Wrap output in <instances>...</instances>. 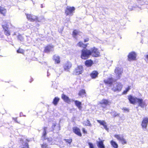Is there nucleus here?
I'll return each mask as SVG.
<instances>
[{"instance_id": "f257e3e1", "label": "nucleus", "mask_w": 148, "mask_h": 148, "mask_svg": "<svg viewBox=\"0 0 148 148\" xmlns=\"http://www.w3.org/2000/svg\"><path fill=\"white\" fill-rule=\"evenodd\" d=\"M91 55L93 57H95L100 56L99 52L98 49L95 47L91 48L90 50L82 49L81 50L80 57L82 59L86 60Z\"/></svg>"}, {"instance_id": "f03ea898", "label": "nucleus", "mask_w": 148, "mask_h": 148, "mask_svg": "<svg viewBox=\"0 0 148 148\" xmlns=\"http://www.w3.org/2000/svg\"><path fill=\"white\" fill-rule=\"evenodd\" d=\"M10 25L11 26L14 27L10 22H4L2 25V26L4 30L5 34L7 36H9L11 34V32L9 29V25Z\"/></svg>"}, {"instance_id": "7ed1b4c3", "label": "nucleus", "mask_w": 148, "mask_h": 148, "mask_svg": "<svg viewBox=\"0 0 148 148\" xmlns=\"http://www.w3.org/2000/svg\"><path fill=\"white\" fill-rule=\"evenodd\" d=\"M84 70V68L81 65L77 66L74 70L73 74L75 75L81 74L83 72Z\"/></svg>"}, {"instance_id": "20e7f679", "label": "nucleus", "mask_w": 148, "mask_h": 148, "mask_svg": "<svg viewBox=\"0 0 148 148\" xmlns=\"http://www.w3.org/2000/svg\"><path fill=\"white\" fill-rule=\"evenodd\" d=\"M27 18L28 20L31 22H40V21L39 20L38 17L34 15L31 14H26Z\"/></svg>"}, {"instance_id": "39448f33", "label": "nucleus", "mask_w": 148, "mask_h": 148, "mask_svg": "<svg viewBox=\"0 0 148 148\" xmlns=\"http://www.w3.org/2000/svg\"><path fill=\"white\" fill-rule=\"evenodd\" d=\"M136 54L134 52H131L127 56L128 60L129 61L136 60Z\"/></svg>"}, {"instance_id": "423d86ee", "label": "nucleus", "mask_w": 148, "mask_h": 148, "mask_svg": "<svg viewBox=\"0 0 148 148\" xmlns=\"http://www.w3.org/2000/svg\"><path fill=\"white\" fill-rule=\"evenodd\" d=\"M75 10L74 7L67 6L65 10V13L66 16H68L72 14Z\"/></svg>"}, {"instance_id": "0eeeda50", "label": "nucleus", "mask_w": 148, "mask_h": 148, "mask_svg": "<svg viewBox=\"0 0 148 148\" xmlns=\"http://www.w3.org/2000/svg\"><path fill=\"white\" fill-rule=\"evenodd\" d=\"M47 129V127H44L43 128V134L42 136V139L43 140H47V141L49 143H51V142L52 140V139L51 138H48L46 139L45 136L47 134L46 130Z\"/></svg>"}, {"instance_id": "6e6552de", "label": "nucleus", "mask_w": 148, "mask_h": 148, "mask_svg": "<svg viewBox=\"0 0 148 148\" xmlns=\"http://www.w3.org/2000/svg\"><path fill=\"white\" fill-rule=\"evenodd\" d=\"M110 101L105 99H102L99 102V104H101V107L104 108H105L107 105H110Z\"/></svg>"}, {"instance_id": "1a4fd4ad", "label": "nucleus", "mask_w": 148, "mask_h": 148, "mask_svg": "<svg viewBox=\"0 0 148 148\" xmlns=\"http://www.w3.org/2000/svg\"><path fill=\"white\" fill-rule=\"evenodd\" d=\"M62 98L64 102L69 104L74 101V100L70 99L68 96L63 94L62 95Z\"/></svg>"}, {"instance_id": "9d476101", "label": "nucleus", "mask_w": 148, "mask_h": 148, "mask_svg": "<svg viewBox=\"0 0 148 148\" xmlns=\"http://www.w3.org/2000/svg\"><path fill=\"white\" fill-rule=\"evenodd\" d=\"M128 98L130 103L134 104L137 103V99H138L131 95L128 96Z\"/></svg>"}, {"instance_id": "9b49d317", "label": "nucleus", "mask_w": 148, "mask_h": 148, "mask_svg": "<svg viewBox=\"0 0 148 148\" xmlns=\"http://www.w3.org/2000/svg\"><path fill=\"white\" fill-rule=\"evenodd\" d=\"M72 64L70 62H67L64 64L63 66V68L64 70L69 71V69L71 68Z\"/></svg>"}, {"instance_id": "f8f14e48", "label": "nucleus", "mask_w": 148, "mask_h": 148, "mask_svg": "<svg viewBox=\"0 0 148 148\" xmlns=\"http://www.w3.org/2000/svg\"><path fill=\"white\" fill-rule=\"evenodd\" d=\"M123 85L121 83H117L116 86L113 88L114 91H120L122 88Z\"/></svg>"}, {"instance_id": "ddd939ff", "label": "nucleus", "mask_w": 148, "mask_h": 148, "mask_svg": "<svg viewBox=\"0 0 148 148\" xmlns=\"http://www.w3.org/2000/svg\"><path fill=\"white\" fill-rule=\"evenodd\" d=\"M54 46L51 44L48 45L45 47L44 52L46 53H49L54 48Z\"/></svg>"}, {"instance_id": "4468645a", "label": "nucleus", "mask_w": 148, "mask_h": 148, "mask_svg": "<svg viewBox=\"0 0 148 148\" xmlns=\"http://www.w3.org/2000/svg\"><path fill=\"white\" fill-rule=\"evenodd\" d=\"M53 59L54 61L55 64H59L60 62V56L56 54L54 55L53 56Z\"/></svg>"}, {"instance_id": "2eb2a0df", "label": "nucleus", "mask_w": 148, "mask_h": 148, "mask_svg": "<svg viewBox=\"0 0 148 148\" xmlns=\"http://www.w3.org/2000/svg\"><path fill=\"white\" fill-rule=\"evenodd\" d=\"M148 124V118H145L143 119L141 124V125L143 128L146 129Z\"/></svg>"}, {"instance_id": "dca6fc26", "label": "nucleus", "mask_w": 148, "mask_h": 148, "mask_svg": "<svg viewBox=\"0 0 148 148\" xmlns=\"http://www.w3.org/2000/svg\"><path fill=\"white\" fill-rule=\"evenodd\" d=\"M137 102L138 103V106L143 108L146 106L145 103V101H143L142 99L138 98V99H137Z\"/></svg>"}, {"instance_id": "f3484780", "label": "nucleus", "mask_w": 148, "mask_h": 148, "mask_svg": "<svg viewBox=\"0 0 148 148\" xmlns=\"http://www.w3.org/2000/svg\"><path fill=\"white\" fill-rule=\"evenodd\" d=\"M73 130L74 132L76 134L80 136H82V134L79 128L75 127L73 128Z\"/></svg>"}, {"instance_id": "a211bd4d", "label": "nucleus", "mask_w": 148, "mask_h": 148, "mask_svg": "<svg viewBox=\"0 0 148 148\" xmlns=\"http://www.w3.org/2000/svg\"><path fill=\"white\" fill-rule=\"evenodd\" d=\"M84 64L87 67H90L93 64V62L92 60L89 59L86 60L84 62Z\"/></svg>"}, {"instance_id": "6ab92c4d", "label": "nucleus", "mask_w": 148, "mask_h": 148, "mask_svg": "<svg viewBox=\"0 0 148 148\" xmlns=\"http://www.w3.org/2000/svg\"><path fill=\"white\" fill-rule=\"evenodd\" d=\"M82 33L78 30L76 29H74L72 32V36L74 38H77V35H79L80 33Z\"/></svg>"}, {"instance_id": "aec40b11", "label": "nucleus", "mask_w": 148, "mask_h": 148, "mask_svg": "<svg viewBox=\"0 0 148 148\" xmlns=\"http://www.w3.org/2000/svg\"><path fill=\"white\" fill-rule=\"evenodd\" d=\"M88 43L84 44L82 42L79 41L77 44V45L79 47L82 48L84 49L86 48Z\"/></svg>"}, {"instance_id": "412c9836", "label": "nucleus", "mask_w": 148, "mask_h": 148, "mask_svg": "<svg viewBox=\"0 0 148 148\" xmlns=\"http://www.w3.org/2000/svg\"><path fill=\"white\" fill-rule=\"evenodd\" d=\"M103 82L106 84L111 85L113 82V79L112 77L109 78L107 79L104 80Z\"/></svg>"}, {"instance_id": "4be33fe9", "label": "nucleus", "mask_w": 148, "mask_h": 148, "mask_svg": "<svg viewBox=\"0 0 148 148\" xmlns=\"http://www.w3.org/2000/svg\"><path fill=\"white\" fill-rule=\"evenodd\" d=\"M99 73L96 71H92L90 74V75L92 79H95L98 77Z\"/></svg>"}, {"instance_id": "5701e85b", "label": "nucleus", "mask_w": 148, "mask_h": 148, "mask_svg": "<svg viewBox=\"0 0 148 148\" xmlns=\"http://www.w3.org/2000/svg\"><path fill=\"white\" fill-rule=\"evenodd\" d=\"M20 142L22 144V145L19 147V148H29L28 143L24 142L22 140H20Z\"/></svg>"}, {"instance_id": "b1692460", "label": "nucleus", "mask_w": 148, "mask_h": 148, "mask_svg": "<svg viewBox=\"0 0 148 148\" xmlns=\"http://www.w3.org/2000/svg\"><path fill=\"white\" fill-rule=\"evenodd\" d=\"M7 13V10L5 8L0 6V13L3 16H5Z\"/></svg>"}, {"instance_id": "393cba45", "label": "nucleus", "mask_w": 148, "mask_h": 148, "mask_svg": "<svg viewBox=\"0 0 148 148\" xmlns=\"http://www.w3.org/2000/svg\"><path fill=\"white\" fill-rule=\"evenodd\" d=\"M97 145L99 148H105V147L103 144V141L101 140L97 142Z\"/></svg>"}, {"instance_id": "a878e982", "label": "nucleus", "mask_w": 148, "mask_h": 148, "mask_svg": "<svg viewBox=\"0 0 148 148\" xmlns=\"http://www.w3.org/2000/svg\"><path fill=\"white\" fill-rule=\"evenodd\" d=\"M74 101L75 102V105L79 109H81V106L82 105V103L77 100L75 101L74 100Z\"/></svg>"}, {"instance_id": "bb28decb", "label": "nucleus", "mask_w": 148, "mask_h": 148, "mask_svg": "<svg viewBox=\"0 0 148 148\" xmlns=\"http://www.w3.org/2000/svg\"><path fill=\"white\" fill-rule=\"evenodd\" d=\"M60 100L59 98L56 97L53 99L52 103L55 105L56 106L57 105Z\"/></svg>"}, {"instance_id": "cd10ccee", "label": "nucleus", "mask_w": 148, "mask_h": 148, "mask_svg": "<svg viewBox=\"0 0 148 148\" xmlns=\"http://www.w3.org/2000/svg\"><path fill=\"white\" fill-rule=\"evenodd\" d=\"M110 114H111L114 117L116 116H119L120 114L117 113L116 111H113L110 112Z\"/></svg>"}, {"instance_id": "c85d7f7f", "label": "nucleus", "mask_w": 148, "mask_h": 148, "mask_svg": "<svg viewBox=\"0 0 148 148\" xmlns=\"http://www.w3.org/2000/svg\"><path fill=\"white\" fill-rule=\"evenodd\" d=\"M111 145L114 148H118V145L117 143L113 140H112L110 142Z\"/></svg>"}, {"instance_id": "c756f323", "label": "nucleus", "mask_w": 148, "mask_h": 148, "mask_svg": "<svg viewBox=\"0 0 148 148\" xmlns=\"http://www.w3.org/2000/svg\"><path fill=\"white\" fill-rule=\"evenodd\" d=\"M83 124L84 125H85V126H91L92 125L90 123V121L88 119L87 120V121H84L83 123Z\"/></svg>"}, {"instance_id": "7c9ffc66", "label": "nucleus", "mask_w": 148, "mask_h": 148, "mask_svg": "<svg viewBox=\"0 0 148 148\" xmlns=\"http://www.w3.org/2000/svg\"><path fill=\"white\" fill-rule=\"evenodd\" d=\"M114 137L116 138L118 140L120 141L123 138L122 136H121V135H115Z\"/></svg>"}, {"instance_id": "2f4dec72", "label": "nucleus", "mask_w": 148, "mask_h": 148, "mask_svg": "<svg viewBox=\"0 0 148 148\" xmlns=\"http://www.w3.org/2000/svg\"><path fill=\"white\" fill-rule=\"evenodd\" d=\"M58 84L55 82H53L52 85V87L54 88L57 89L58 87Z\"/></svg>"}, {"instance_id": "473e14b6", "label": "nucleus", "mask_w": 148, "mask_h": 148, "mask_svg": "<svg viewBox=\"0 0 148 148\" xmlns=\"http://www.w3.org/2000/svg\"><path fill=\"white\" fill-rule=\"evenodd\" d=\"M64 140L66 143H68L70 145L72 142V139L71 138H70L69 139H64Z\"/></svg>"}, {"instance_id": "72a5a7b5", "label": "nucleus", "mask_w": 148, "mask_h": 148, "mask_svg": "<svg viewBox=\"0 0 148 148\" xmlns=\"http://www.w3.org/2000/svg\"><path fill=\"white\" fill-rule=\"evenodd\" d=\"M17 52L18 53L23 54L24 53V51L22 49L19 48L17 50Z\"/></svg>"}, {"instance_id": "f704fd0d", "label": "nucleus", "mask_w": 148, "mask_h": 148, "mask_svg": "<svg viewBox=\"0 0 148 148\" xmlns=\"http://www.w3.org/2000/svg\"><path fill=\"white\" fill-rule=\"evenodd\" d=\"M97 121L101 125H105V124H106V123L104 121H102L100 120H97Z\"/></svg>"}, {"instance_id": "c9c22d12", "label": "nucleus", "mask_w": 148, "mask_h": 148, "mask_svg": "<svg viewBox=\"0 0 148 148\" xmlns=\"http://www.w3.org/2000/svg\"><path fill=\"white\" fill-rule=\"evenodd\" d=\"M41 148H49L48 145L46 143H43V144L41 145Z\"/></svg>"}, {"instance_id": "e433bc0d", "label": "nucleus", "mask_w": 148, "mask_h": 148, "mask_svg": "<svg viewBox=\"0 0 148 148\" xmlns=\"http://www.w3.org/2000/svg\"><path fill=\"white\" fill-rule=\"evenodd\" d=\"M17 38L18 40L21 41H23V37L22 36V35L21 34H18V35L17 36Z\"/></svg>"}, {"instance_id": "4c0bfd02", "label": "nucleus", "mask_w": 148, "mask_h": 148, "mask_svg": "<svg viewBox=\"0 0 148 148\" xmlns=\"http://www.w3.org/2000/svg\"><path fill=\"white\" fill-rule=\"evenodd\" d=\"M86 93H78V95L79 96L83 97L86 96Z\"/></svg>"}, {"instance_id": "58836bf2", "label": "nucleus", "mask_w": 148, "mask_h": 148, "mask_svg": "<svg viewBox=\"0 0 148 148\" xmlns=\"http://www.w3.org/2000/svg\"><path fill=\"white\" fill-rule=\"evenodd\" d=\"M130 87L128 86L127 88H126L125 90H124L123 92H127L129 91V90H130Z\"/></svg>"}, {"instance_id": "ea45409f", "label": "nucleus", "mask_w": 148, "mask_h": 148, "mask_svg": "<svg viewBox=\"0 0 148 148\" xmlns=\"http://www.w3.org/2000/svg\"><path fill=\"white\" fill-rule=\"evenodd\" d=\"M122 143V144H124L126 143V142L125 140L123 138L121 140H120Z\"/></svg>"}, {"instance_id": "a19ab883", "label": "nucleus", "mask_w": 148, "mask_h": 148, "mask_svg": "<svg viewBox=\"0 0 148 148\" xmlns=\"http://www.w3.org/2000/svg\"><path fill=\"white\" fill-rule=\"evenodd\" d=\"M88 144L90 148H94L93 144L90 142L88 143Z\"/></svg>"}, {"instance_id": "79ce46f5", "label": "nucleus", "mask_w": 148, "mask_h": 148, "mask_svg": "<svg viewBox=\"0 0 148 148\" xmlns=\"http://www.w3.org/2000/svg\"><path fill=\"white\" fill-rule=\"evenodd\" d=\"M22 140L23 141H24V142H26V143H28V142H29L30 141V140L29 139H26L25 140Z\"/></svg>"}, {"instance_id": "37998d69", "label": "nucleus", "mask_w": 148, "mask_h": 148, "mask_svg": "<svg viewBox=\"0 0 148 148\" xmlns=\"http://www.w3.org/2000/svg\"><path fill=\"white\" fill-rule=\"evenodd\" d=\"M119 68H116L114 71V72L115 73L119 74Z\"/></svg>"}, {"instance_id": "c03bdc74", "label": "nucleus", "mask_w": 148, "mask_h": 148, "mask_svg": "<svg viewBox=\"0 0 148 148\" xmlns=\"http://www.w3.org/2000/svg\"><path fill=\"white\" fill-rule=\"evenodd\" d=\"M104 129L107 131L109 130V129L107 128V126L106 125V123L105 124V125H103Z\"/></svg>"}, {"instance_id": "a18cd8bd", "label": "nucleus", "mask_w": 148, "mask_h": 148, "mask_svg": "<svg viewBox=\"0 0 148 148\" xmlns=\"http://www.w3.org/2000/svg\"><path fill=\"white\" fill-rule=\"evenodd\" d=\"M56 126V125L55 124L53 123L52 125V126L51 127H52V130H54V129Z\"/></svg>"}, {"instance_id": "49530a36", "label": "nucleus", "mask_w": 148, "mask_h": 148, "mask_svg": "<svg viewBox=\"0 0 148 148\" xmlns=\"http://www.w3.org/2000/svg\"><path fill=\"white\" fill-rule=\"evenodd\" d=\"M122 109L125 112H128L129 111V109L128 108H123Z\"/></svg>"}, {"instance_id": "de8ad7c7", "label": "nucleus", "mask_w": 148, "mask_h": 148, "mask_svg": "<svg viewBox=\"0 0 148 148\" xmlns=\"http://www.w3.org/2000/svg\"><path fill=\"white\" fill-rule=\"evenodd\" d=\"M89 40V39L88 38H86V39L84 40V42H88Z\"/></svg>"}, {"instance_id": "09e8293b", "label": "nucleus", "mask_w": 148, "mask_h": 148, "mask_svg": "<svg viewBox=\"0 0 148 148\" xmlns=\"http://www.w3.org/2000/svg\"><path fill=\"white\" fill-rule=\"evenodd\" d=\"M79 92H85V90L84 89H82L80 90Z\"/></svg>"}, {"instance_id": "8fccbe9b", "label": "nucleus", "mask_w": 148, "mask_h": 148, "mask_svg": "<svg viewBox=\"0 0 148 148\" xmlns=\"http://www.w3.org/2000/svg\"><path fill=\"white\" fill-rule=\"evenodd\" d=\"M82 131L84 133H86V131L85 130L84 128H82Z\"/></svg>"}, {"instance_id": "3c124183", "label": "nucleus", "mask_w": 148, "mask_h": 148, "mask_svg": "<svg viewBox=\"0 0 148 148\" xmlns=\"http://www.w3.org/2000/svg\"><path fill=\"white\" fill-rule=\"evenodd\" d=\"M145 58L147 60H148V54L146 55L145 56Z\"/></svg>"}, {"instance_id": "603ef678", "label": "nucleus", "mask_w": 148, "mask_h": 148, "mask_svg": "<svg viewBox=\"0 0 148 148\" xmlns=\"http://www.w3.org/2000/svg\"><path fill=\"white\" fill-rule=\"evenodd\" d=\"M13 119L16 122H17V118H13Z\"/></svg>"}, {"instance_id": "864d4df0", "label": "nucleus", "mask_w": 148, "mask_h": 148, "mask_svg": "<svg viewBox=\"0 0 148 148\" xmlns=\"http://www.w3.org/2000/svg\"><path fill=\"white\" fill-rule=\"evenodd\" d=\"M32 81V80L31 81H30V82H31Z\"/></svg>"}, {"instance_id": "5fc2aeb1", "label": "nucleus", "mask_w": 148, "mask_h": 148, "mask_svg": "<svg viewBox=\"0 0 148 148\" xmlns=\"http://www.w3.org/2000/svg\"><path fill=\"white\" fill-rule=\"evenodd\" d=\"M126 93H123V94H126Z\"/></svg>"}]
</instances>
